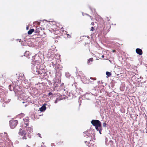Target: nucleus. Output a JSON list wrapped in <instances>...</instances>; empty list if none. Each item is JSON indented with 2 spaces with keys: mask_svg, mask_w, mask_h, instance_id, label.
I'll list each match as a JSON object with an SVG mask.
<instances>
[{
  "mask_svg": "<svg viewBox=\"0 0 147 147\" xmlns=\"http://www.w3.org/2000/svg\"><path fill=\"white\" fill-rule=\"evenodd\" d=\"M29 134L30 133H27L25 130L22 128L20 129L18 132V134L20 136H23L22 138L23 140L27 139V137L29 138L30 137H29Z\"/></svg>",
  "mask_w": 147,
  "mask_h": 147,
  "instance_id": "f257e3e1",
  "label": "nucleus"
},
{
  "mask_svg": "<svg viewBox=\"0 0 147 147\" xmlns=\"http://www.w3.org/2000/svg\"><path fill=\"white\" fill-rule=\"evenodd\" d=\"M92 124L95 126L97 131H99V128L101 127V122L98 120H92L91 121Z\"/></svg>",
  "mask_w": 147,
  "mask_h": 147,
  "instance_id": "f03ea898",
  "label": "nucleus"
},
{
  "mask_svg": "<svg viewBox=\"0 0 147 147\" xmlns=\"http://www.w3.org/2000/svg\"><path fill=\"white\" fill-rule=\"evenodd\" d=\"M18 123V121L13 119L9 121V125L11 129L14 128Z\"/></svg>",
  "mask_w": 147,
  "mask_h": 147,
  "instance_id": "7ed1b4c3",
  "label": "nucleus"
},
{
  "mask_svg": "<svg viewBox=\"0 0 147 147\" xmlns=\"http://www.w3.org/2000/svg\"><path fill=\"white\" fill-rule=\"evenodd\" d=\"M29 119L27 118L23 119L22 123V127L23 128L25 129L27 126H29Z\"/></svg>",
  "mask_w": 147,
  "mask_h": 147,
  "instance_id": "20e7f679",
  "label": "nucleus"
},
{
  "mask_svg": "<svg viewBox=\"0 0 147 147\" xmlns=\"http://www.w3.org/2000/svg\"><path fill=\"white\" fill-rule=\"evenodd\" d=\"M35 31L36 33H38L39 35L41 36H42L44 33L41 27H36Z\"/></svg>",
  "mask_w": 147,
  "mask_h": 147,
  "instance_id": "39448f33",
  "label": "nucleus"
},
{
  "mask_svg": "<svg viewBox=\"0 0 147 147\" xmlns=\"http://www.w3.org/2000/svg\"><path fill=\"white\" fill-rule=\"evenodd\" d=\"M36 56H34L32 57V61L31 62V64L35 65L36 63H38V61L35 59Z\"/></svg>",
  "mask_w": 147,
  "mask_h": 147,
  "instance_id": "423d86ee",
  "label": "nucleus"
},
{
  "mask_svg": "<svg viewBox=\"0 0 147 147\" xmlns=\"http://www.w3.org/2000/svg\"><path fill=\"white\" fill-rule=\"evenodd\" d=\"M136 53L139 55H141L143 54L142 50L139 48H137L136 49Z\"/></svg>",
  "mask_w": 147,
  "mask_h": 147,
  "instance_id": "0eeeda50",
  "label": "nucleus"
},
{
  "mask_svg": "<svg viewBox=\"0 0 147 147\" xmlns=\"http://www.w3.org/2000/svg\"><path fill=\"white\" fill-rule=\"evenodd\" d=\"M26 130L28 132H29V133H31V131H32V129L31 126H28V127H26Z\"/></svg>",
  "mask_w": 147,
  "mask_h": 147,
  "instance_id": "6e6552de",
  "label": "nucleus"
},
{
  "mask_svg": "<svg viewBox=\"0 0 147 147\" xmlns=\"http://www.w3.org/2000/svg\"><path fill=\"white\" fill-rule=\"evenodd\" d=\"M46 109V107L45 105H43L40 108L39 110L41 112L45 111Z\"/></svg>",
  "mask_w": 147,
  "mask_h": 147,
  "instance_id": "1a4fd4ad",
  "label": "nucleus"
},
{
  "mask_svg": "<svg viewBox=\"0 0 147 147\" xmlns=\"http://www.w3.org/2000/svg\"><path fill=\"white\" fill-rule=\"evenodd\" d=\"M34 31V29H31L28 32V34L29 35L31 34Z\"/></svg>",
  "mask_w": 147,
  "mask_h": 147,
  "instance_id": "9d476101",
  "label": "nucleus"
},
{
  "mask_svg": "<svg viewBox=\"0 0 147 147\" xmlns=\"http://www.w3.org/2000/svg\"><path fill=\"white\" fill-rule=\"evenodd\" d=\"M24 55L27 57L29 58V55L28 51H26L24 53Z\"/></svg>",
  "mask_w": 147,
  "mask_h": 147,
  "instance_id": "9b49d317",
  "label": "nucleus"
},
{
  "mask_svg": "<svg viewBox=\"0 0 147 147\" xmlns=\"http://www.w3.org/2000/svg\"><path fill=\"white\" fill-rule=\"evenodd\" d=\"M41 71V70H40V71L36 70V73L35 72V71H34L35 74H38V75H39V74H42Z\"/></svg>",
  "mask_w": 147,
  "mask_h": 147,
  "instance_id": "f8f14e48",
  "label": "nucleus"
},
{
  "mask_svg": "<svg viewBox=\"0 0 147 147\" xmlns=\"http://www.w3.org/2000/svg\"><path fill=\"white\" fill-rule=\"evenodd\" d=\"M106 74L107 75V77L110 76L111 75V74L108 71H107L106 72Z\"/></svg>",
  "mask_w": 147,
  "mask_h": 147,
  "instance_id": "ddd939ff",
  "label": "nucleus"
},
{
  "mask_svg": "<svg viewBox=\"0 0 147 147\" xmlns=\"http://www.w3.org/2000/svg\"><path fill=\"white\" fill-rule=\"evenodd\" d=\"M93 61V59L92 58H90L88 61V62L89 63L90 61L92 62Z\"/></svg>",
  "mask_w": 147,
  "mask_h": 147,
  "instance_id": "4468645a",
  "label": "nucleus"
},
{
  "mask_svg": "<svg viewBox=\"0 0 147 147\" xmlns=\"http://www.w3.org/2000/svg\"><path fill=\"white\" fill-rule=\"evenodd\" d=\"M107 124L105 122V123H103V126L104 127H106V126H107Z\"/></svg>",
  "mask_w": 147,
  "mask_h": 147,
  "instance_id": "2eb2a0df",
  "label": "nucleus"
},
{
  "mask_svg": "<svg viewBox=\"0 0 147 147\" xmlns=\"http://www.w3.org/2000/svg\"><path fill=\"white\" fill-rule=\"evenodd\" d=\"M94 28L93 27H91V30L92 31H93L94 30Z\"/></svg>",
  "mask_w": 147,
  "mask_h": 147,
  "instance_id": "dca6fc26",
  "label": "nucleus"
},
{
  "mask_svg": "<svg viewBox=\"0 0 147 147\" xmlns=\"http://www.w3.org/2000/svg\"><path fill=\"white\" fill-rule=\"evenodd\" d=\"M107 20L108 21H110V18L108 17H106Z\"/></svg>",
  "mask_w": 147,
  "mask_h": 147,
  "instance_id": "f3484780",
  "label": "nucleus"
},
{
  "mask_svg": "<svg viewBox=\"0 0 147 147\" xmlns=\"http://www.w3.org/2000/svg\"><path fill=\"white\" fill-rule=\"evenodd\" d=\"M48 95L49 96H50L51 95H53L52 93L50 92L49 93Z\"/></svg>",
  "mask_w": 147,
  "mask_h": 147,
  "instance_id": "a211bd4d",
  "label": "nucleus"
},
{
  "mask_svg": "<svg viewBox=\"0 0 147 147\" xmlns=\"http://www.w3.org/2000/svg\"><path fill=\"white\" fill-rule=\"evenodd\" d=\"M91 24L93 26L94 25V22H92L91 23Z\"/></svg>",
  "mask_w": 147,
  "mask_h": 147,
  "instance_id": "6ab92c4d",
  "label": "nucleus"
},
{
  "mask_svg": "<svg viewBox=\"0 0 147 147\" xmlns=\"http://www.w3.org/2000/svg\"><path fill=\"white\" fill-rule=\"evenodd\" d=\"M112 52H113V53L115 52L116 51L115 50H112Z\"/></svg>",
  "mask_w": 147,
  "mask_h": 147,
  "instance_id": "aec40b11",
  "label": "nucleus"
},
{
  "mask_svg": "<svg viewBox=\"0 0 147 147\" xmlns=\"http://www.w3.org/2000/svg\"><path fill=\"white\" fill-rule=\"evenodd\" d=\"M88 137H89V135H87V134H86V137H88Z\"/></svg>",
  "mask_w": 147,
  "mask_h": 147,
  "instance_id": "412c9836",
  "label": "nucleus"
},
{
  "mask_svg": "<svg viewBox=\"0 0 147 147\" xmlns=\"http://www.w3.org/2000/svg\"><path fill=\"white\" fill-rule=\"evenodd\" d=\"M57 99H56V100H55V103H57Z\"/></svg>",
  "mask_w": 147,
  "mask_h": 147,
  "instance_id": "4be33fe9",
  "label": "nucleus"
},
{
  "mask_svg": "<svg viewBox=\"0 0 147 147\" xmlns=\"http://www.w3.org/2000/svg\"><path fill=\"white\" fill-rule=\"evenodd\" d=\"M99 132H100V134H101V130H99Z\"/></svg>",
  "mask_w": 147,
  "mask_h": 147,
  "instance_id": "5701e85b",
  "label": "nucleus"
},
{
  "mask_svg": "<svg viewBox=\"0 0 147 147\" xmlns=\"http://www.w3.org/2000/svg\"><path fill=\"white\" fill-rule=\"evenodd\" d=\"M92 79H93V80H96V78H92Z\"/></svg>",
  "mask_w": 147,
  "mask_h": 147,
  "instance_id": "b1692460",
  "label": "nucleus"
},
{
  "mask_svg": "<svg viewBox=\"0 0 147 147\" xmlns=\"http://www.w3.org/2000/svg\"><path fill=\"white\" fill-rule=\"evenodd\" d=\"M104 57V55H102V56H101V57H102V58H103V57Z\"/></svg>",
  "mask_w": 147,
  "mask_h": 147,
  "instance_id": "393cba45",
  "label": "nucleus"
},
{
  "mask_svg": "<svg viewBox=\"0 0 147 147\" xmlns=\"http://www.w3.org/2000/svg\"><path fill=\"white\" fill-rule=\"evenodd\" d=\"M28 27H26V29H27V30H28Z\"/></svg>",
  "mask_w": 147,
  "mask_h": 147,
  "instance_id": "a878e982",
  "label": "nucleus"
},
{
  "mask_svg": "<svg viewBox=\"0 0 147 147\" xmlns=\"http://www.w3.org/2000/svg\"><path fill=\"white\" fill-rule=\"evenodd\" d=\"M67 35H69V36H69V37H71V36H70V35H69V34H67Z\"/></svg>",
  "mask_w": 147,
  "mask_h": 147,
  "instance_id": "bb28decb",
  "label": "nucleus"
},
{
  "mask_svg": "<svg viewBox=\"0 0 147 147\" xmlns=\"http://www.w3.org/2000/svg\"><path fill=\"white\" fill-rule=\"evenodd\" d=\"M22 103H24V102H22Z\"/></svg>",
  "mask_w": 147,
  "mask_h": 147,
  "instance_id": "cd10ccee",
  "label": "nucleus"
},
{
  "mask_svg": "<svg viewBox=\"0 0 147 147\" xmlns=\"http://www.w3.org/2000/svg\"><path fill=\"white\" fill-rule=\"evenodd\" d=\"M28 147H30L29 146H28L27 145Z\"/></svg>",
  "mask_w": 147,
  "mask_h": 147,
  "instance_id": "c85d7f7f",
  "label": "nucleus"
},
{
  "mask_svg": "<svg viewBox=\"0 0 147 147\" xmlns=\"http://www.w3.org/2000/svg\"><path fill=\"white\" fill-rule=\"evenodd\" d=\"M26 106H27V105H25V106L26 107Z\"/></svg>",
  "mask_w": 147,
  "mask_h": 147,
  "instance_id": "c756f323",
  "label": "nucleus"
}]
</instances>
